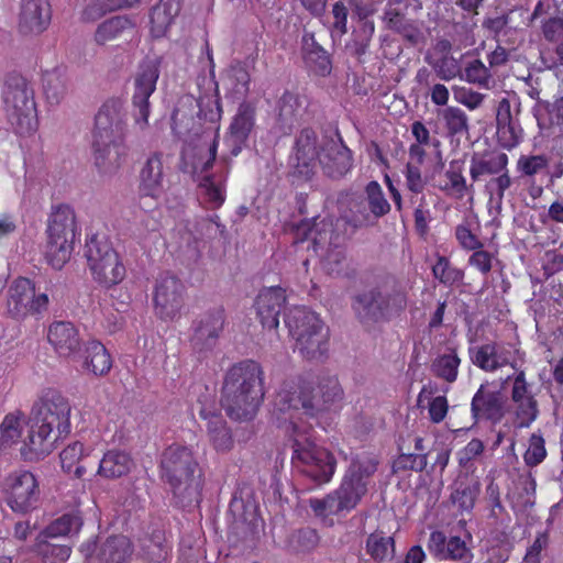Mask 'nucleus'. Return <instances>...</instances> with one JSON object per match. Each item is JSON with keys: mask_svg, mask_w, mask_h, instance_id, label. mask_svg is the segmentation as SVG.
Returning a JSON list of instances; mask_svg holds the SVG:
<instances>
[{"mask_svg": "<svg viewBox=\"0 0 563 563\" xmlns=\"http://www.w3.org/2000/svg\"><path fill=\"white\" fill-rule=\"evenodd\" d=\"M460 77L482 88H489L494 81L490 68L478 58L466 62Z\"/></svg>", "mask_w": 563, "mask_h": 563, "instance_id": "obj_54", "label": "nucleus"}, {"mask_svg": "<svg viewBox=\"0 0 563 563\" xmlns=\"http://www.w3.org/2000/svg\"><path fill=\"white\" fill-rule=\"evenodd\" d=\"M460 364L461 360L455 350H451V353L440 355L432 362L431 372L438 378L454 383L457 378Z\"/></svg>", "mask_w": 563, "mask_h": 563, "instance_id": "obj_52", "label": "nucleus"}, {"mask_svg": "<svg viewBox=\"0 0 563 563\" xmlns=\"http://www.w3.org/2000/svg\"><path fill=\"white\" fill-rule=\"evenodd\" d=\"M301 123V100L298 95L286 90L277 101V117L273 131L279 137L289 136Z\"/></svg>", "mask_w": 563, "mask_h": 563, "instance_id": "obj_26", "label": "nucleus"}, {"mask_svg": "<svg viewBox=\"0 0 563 563\" xmlns=\"http://www.w3.org/2000/svg\"><path fill=\"white\" fill-rule=\"evenodd\" d=\"M89 269L93 280L106 289L119 285L126 275L125 266L120 260L119 254L106 257L102 262L89 266Z\"/></svg>", "mask_w": 563, "mask_h": 563, "instance_id": "obj_33", "label": "nucleus"}, {"mask_svg": "<svg viewBox=\"0 0 563 563\" xmlns=\"http://www.w3.org/2000/svg\"><path fill=\"white\" fill-rule=\"evenodd\" d=\"M301 54L307 67L318 76L327 77L332 70L330 54L316 41L312 32L305 31L301 37Z\"/></svg>", "mask_w": 563, "mask_h": 563, "instance_id": "obj_29", "label": "nucleus"}, {"mask_svg": "<svg viewBox=\"0 0 563 563\" xmlns=\"http://www.w3.org/2000/svg\"><path fill=\"white\" fill-rule=\"evenodd\" d=\"M53 536H46L45 532H40L36 537L35 548L38 554L43 556H52L57 561H66L71 553V548L67 544L54 542Z\"/></svg>", "mask_w": 563, "mask_h": 563, "instance_id": "obj_57", "label": "nucleus"}, {"mask_svg": "<svg viewBox=\"0 0 563 563\" xmlns=\"http://www.w3.org/2000/svg\"><path fill=\"white\" fill-rule=\"evenodd\" d=\"M161 478L169 485L178 508H194L202 500V472L191 446L173 443L161 455Z\"/></svg>", "mask_w": 563, "mask_h": 563, "instance_id": "obj_4", "label": "nucleus"}, {"mask_svg": "<svg viewBox=\"0 0 563 563\" xmlns=\"http://www.w3.org/2000/svg\"><path fill=\"white\" fill-rule=\"evenodd\" d=\"M229 515L232 517V525L244 534L253 533L262 522L258 505L252 493L234 495L229 505Z\"/></svg>", "mask_w": 563, "mask_h": 563, "instance_id": "obj_25", "label": "nucleus"}, {"mask_svg": "<svg viewBox=\"0 0 563 563\" xmlns=\"http://www.w3.org/2000/svg\"><path fill=\"white\" fill-rule=\"evenodd\" d=\"M69 400L57 390L43 394L32 406L29 434L20 449L26 462H37L55 449L56 442L70 432Z\"/></svg>", "mask_w": 563, "mask_h": 563, "instance_id": "obj_2", "label": "nucleus"}, {"mask_svg": "<svg viewBox=\"0 0 563 563\" xmlns=\"http://www.w3.org/2000/svg\"><path fill=\"white\" fill-rule=\"evenodd\" d=\"M496 134L500 146L510 150L519 144L522 136V129L516 119L511 122L508 121L505 125L498 126Z\"/></svg>", "mask_w": 563, "mask_h": 563, "instance_id": "obj_60", "label": "nucleus"}, {"mask_svg": "<svg viewBox=\"0 0 563 563\" xmlns=\"http://www.w3.org/2000/svg\"><path fill=\"white\" fill-rule=\"evenodd\" d=\"M407 303V291L394 277H386L351 298L354 316L364 327L393 321L401 316Z\"/></svg>", "mask_w": 563, "mask_h": 563, "instance_id": "obj_6", "label": "nucleus"}, {"mask_svg": "<svg viewBox=\"0 0 563 563\" xmlns=\"http://www.w3.org/2000/svg\"><path fill=\"white\" fill-rule=\"evenodd\" d=\"M125 123L123 102L107 100L95 117L92 155L95 166L102 175L114 174L121 165V140Z\"/></svg>", "mask_w": 563, "mask_h": 563, "instance_id": "obj_7", "label": "nucleus"}, {"mask_svg": "<svg viewBox=\"0 0 563 563\" xmlns=\"http://www.w3.org/2000/svg\"><path fill=\"white\" fill-rule=\"evenodd\" d=\"M427 60L441 80L449 81L461 75V67L453 56H442L433 62L428 58Z\"/></svg>", "mask_w": 563, "mask_h": 563, "instance_id": "obj_61", "label": "nucleus"}, {"mask_svg": "<svg viewBox=\"0 0 563 563\" xmlns=\"http://www.w3.org/2000/svg\"><path fill=\"white\" fill-rule=\"evenodd\" d=\"M264 395L262 366L255 361L244 360L227 371L220 404L231 419L249 421L256 416Z\"/></svg>", "mask_w": 563, "mask_h": 563, "instance_id": "obj_3", "label": "nucleus"}, {"mask_svg": "<svg viewBox=\"0 0 563 563\" xmlns=\"http://www.w3.org/2000/svg\"><path fill=\"white\" fill-rule=\"evenodd\" d=\"M507 164L508 156L505 153L487 154L483 156L474 153L471 158V178L477 181L484 175L500 174L506 169Z\"/></svg>", "mask_w": 563, "mask_h": 563, "instance_id": "obj_38", "label": "nucleus"}, {"mask_svg": "<svg viewBox=\"0 0 563 563\" xmlns=\"http://www.w3.org/2000/svg\"><path fill=\"white\" fill-rule=\"evenodd\" d=\"M508 397L503 388H495L492 384H482L471 401L473 424L485 420L498 423L506 415Z\"/></svg>", "mask_w": 563, "mask_h": 563, "instance_id": "obj_18", "label": "nucleus"}, {"mask_svg": "<svg viewBox=\"0 0 563 563\" xmlns=\"http://www.w3.org/2000/svg\"><path fill=\"white\" fill-rule=\"evenodd\" d=\"M532 111L540 129L552 125L563 126V96L556 98L553 102L539 101V104H534Z\"/></svg>", "mask_w": 563, "mask_h": 563, "instance_id": "obj_44", "label": "nucleus"}, {"mask_svg": "<svg viewBox=\"0 0 563 563\" xmlns=\"http://www.w3.org/2000/svg\"><path fill=\"white\" fill-rule=\"evenodd\" d=\"M185 286L179 278L168 273L162 274L155 284L154 305L157 316L172 320L184 305Z\"/></svg>", "mask_w": 563, "mask_h": 563, "instance_id": "obj_20", "label": "nucleus"}, {"mask_svg": "<svg viewBox=\"0 0 563 563\" xmlns=\"http://www.w3.org/2000/svg\"><path fill=\"white\" fill-rule=\"evenodd\" d=\"M294 431L296 435L291 440L292 467L314 486L329 483L336 468V459L333 453L298 433L297 430L294 429Z\"/></svg>", "mask_w": 563, "mask_h": 563, "instance_id": "obj_11", "label": "nucleus"}, {"mask_svg": "<svg viewBox=\"0 0 563 563\" xmlns=\"http://www.w3.org/2000/svg\"><path fill=\"white\" fill-rule=\"evenodd\" d=\"M227 78L232 92L238 99L244 98L249 93L251 76L245 62H232L227 70Z\"/></svg>", "mask_w": 563, "mask_h": 563, "instance_id": "obj_48", "label": "nucleus"}, {"mask_svg": "<svg viewBox=\"0 0 563 563\" xmlns=\"http://www.w3.org/2000/svg\"><path fill=\"white\" fill-rule=\"evenodd\" d=\"M2 499L16 515L25 516L38 507L40 487L30 471L9 474L1 485Z\"/></svg>", "mask_w": 563, "mask_h": 563, "instance_id": "obj_14", "label": "nucleus"}, {"mask_svg": "<svg viewBox=\"0 0 563 563\" xmlns=\"http://www.w3.org/2000/svg\"><path fill=\"white\" fill-rule=\"evenodd\" d=\"M133 544L123 534L106 539H90L84 542L79 551L88 563H126L133 554Z\"/></svg>", "mask_w": 563, "mask_h": 563, "instance_id": "obj_17", "label": "nucleus"}, {"mask_svg": "<svg viewBox=\"0 0 563 563\" xmlns=\"http://www.w3.org/2000/svg\"><path fill=\"white\" fill-rule=\"evenodd\" d=\"M85 367L96 376L106 375L112 367V358L106 346L96 340L85 346Z\"/></svg>", "mask_w": 563, "mask_h": 563, "instance_id": "obj_40", "label": "nucleus"}, {"mask_svg": "<svg viewBox=\"0 0 563 563\" xmlns=\"http://www.w3.org/2000/svg\"><path fill=\"white\" fill-rule=\"evenodd\" d=\"M68 79L64 67L45 70L42 76L43 92L47 102L57 106L68 91Z\"/></svg>", "mask_w": 563, "mask_h": 563, "instance_id": "obj_37", "label": "nucleus"}, {"mask_svg": "<svg viewBox=\"0 0 563 563\" xmlns=\"http://www.w3.org/2000/svg\"><path fill=\"white\" fill-rule=\"evenodd\" d=\"M135 22L128 15H115L98 25L95 40L98 44L112 41L124 33H130L134 30Z\"/></svg>", "mask_w": 563, "mask_h": 563, "instance_id": "obj_42", "label": "nucleus"}, {"mask_svg": "<svg viewBox=\"0 0 563 563\" xmlns=\"http://www.w3.org/2000/svg\"><path fill=\"white\" fill-rule=\"evenodd\" d=\"M471 361L479 368L492 372L504 365L496 351L495 344H484L479 347H470Z\"/></svg>", "mask_w": 563, "mask_h": 563, "instance_id": "obj_55", "label": "nucleus"}, {"mask_svg": "<svg viewBox=\"0 0 563 563\" xmlns=\"http://www.w3.org/2000/svg\"><path fill=\"white\" fill-rule=\"evenodd\" d=\"M321 398L314 394L311 384H284L274 399V415L277 420L289 422L296 430L295 419L300 415L312 418L329 405L343 398V389L335 377L323 378L319 384Z\"/></svg>", "mask_w": 563, "mask_h": 563, "instance_id": "obj_5", "label": "nucleus"}, {"mask_svg": "<svg viewBox=\"0 0 563 563\" xmlns=\"http://www.w3.org/2000/svg\"><path fill=\"white\" fill-rule=\"evenodd\" d=\"M164 56L150 52L139 64L134 76L132 97L133 117L141 128L147 125L150 115V97L156 89Z\"/></svg>", "mask_w": 563, "mask_h": 563, "instance_id": "obj_12", "label": "nucleus"}, {"mask_svg": "<svg viewBox=\"0 0 563 563\" xmlns=\"http://www.w3.org/2000/svg\"><path fill=\"white\" fill-rule=\"evenodd\" d=\"M343 217L345 222L354 229L373 227L377 223L363 195L349 200V208Z\"/></svg>", "mask_w": 563, "mask_h": 563, "instance_id": "obj_45", "label": "nucleus"}, {"mask_svg": "<svg viewBox=\"0 0 563 563\" xmlns=\"http://www.w3.org/2000/svg\"><path fill=\"white\" fill-rule=\"evenodd\" d=\"M183 0H159L150 11L151 34L154 38L166 35L174 19L179 14Z\"/></svg>", "mask_w": 563, "mask_h": 563, "instance_id": "obj_32", "label": "nucleus"}, {"mask_svg": "<svg viewBox=\"0 0 563 563\" xmlns=\"http://www.w3.org/2000/svg\"><path fill=\"white\" fill-rule=\"evenodd\" d=\"M395 550V539L383 532H373L366 539V552L377 563L393 559Z\"/></svg>", "mask_w": 563, "mask_h": 563, "instance_id": "obj_47", "label": "nucleus"}, {"mask_svg": "<svg viewBox=\"0 0 563 563\" xmlns=\"http://www.w3.org/2000/svg\"><path fill=\"white\" fill-rule=\"evenodd\" d=\"M82 518L79 512L71 511L64 514L59 518L49 523L43 532L53 538L77 534L82 527Z\"/></svg>", "mask_w": 563, "mask_h": 563, "instance_id": "obj_50", "label": "nucleus"}, {"mask_svg": "<svg viewBox=\"0 0 563 563\" xmlns=\"http://www.w3.org/2000/svg\"><path fill=\"white\" fill-rule=\"evenodd\" d=\"M222 108L218 93L200 96H185L179 99L172 114V130L174 134L188 144L208 150V158L202 164L200 173H207L217 157L219 121Z\"/></svg>", "mask_w": 563, "mask_h": 563, "instance_id": "obj_1", "label": "nucleus"}, {"mask_svg": "<svg viewBox=\"0 0 563 563\" xmlns=\"http://www.w3.org/2000/svg\"><path fill=\"white\" fill-rule=\"evenodd\" d=\"M374 31L375 26L373 21H362L360 27L353 32L352 40L346 44L349 53L357 59H361L368 49Z\"/></svg>", "mask_w": 563, "mask_h": 563, "instance_id": "obj_53", "label": "nucleus"}, {"mask_svg": "<svg viewBox=\"0 0 563 563\" xmlns=\"http://www.w3.org/2000/svg\"><path fill=\"white\" fill-rule=\"evenodd\" d=\"M296 349L307 360H321L328 351V329L317 313L306 307H295L284 314Z\"/></svg>", "mask_w": 563, "mask_h": 563, "instance_id": "obj_8", "label": "nucleus"}, {"mask_svg": "<svg viewBox=\"0 0 563 563\" xmlns=\"http://www.w3.org/2000/svg\"><path fill=\"white\" fill-rule=\"evenodd\" d=\"M516 417L518 419V428H528L537 419L539 415L538 401L534 397H526V399L515 402Z\"/></svg>", "mask_w": 563, "mask_h": 563, "instance_id": "obj_63", "label": "nucleus"}, {"mask_svg": "<svg viewBox=\"0 0 563 563\" xmlns=\"http://www.w3.org/2000/svg\"><path fill=\"white\" fill-rule=\"evenodd\" d=\"M51 19L48 0H21L18 26L22 34H41L48 27Z\"/></svg>", "mask_w": 563, "mask_h": 563, "instance_id": "obj_24", "label": "nucleus"}, {"mask_svg": "<svg viewBox=\"0 0 563 563\" xmlns=\"http://www.w3.org/2000/svg\"><path fill=\"white\" fill-rule=\"evenodd\" d=\"M98 465V473L106 478H119L126 475L134 465L129 453L120 450H109L97 463L92 461L91 470Z\"/></svg>", "mask_w": 563, "mask_h": 563, "instance_id": "obj_34", "label": "nucleus"}, {"mask_svg": "<svg viewBox=\"0 0 563 563\" xmlns=\"http://www.w3.org/2000/svg\"><path fill=\"white\" fill-rule=\"evenodd\" d=\"M286 290L279 286L263 288L256 297V313L263 328L276 330L285 308Z\"/></svg>", "mask_w": 563, "mask_h": 563, "instance_id": "obj_23", "label": "nucleus"}, {"mask_svg": "<svg viewBox=\"0 0 563 563\" xmlns=\"http://www.w3.org/2000/svg\"><path fill=\"white\" fill-rule=\"evenodd\" d=\"M82 518L79 512L71 511L64 514L59 518L49 523L43 532L53 538L77 534L82 527Z\"/></svg>", "mask_w": 563, "mask_h": 563, "instance_id": "obj_49", "label": "nucleus"}, {"mask_svg": "<svg viewBox=\"0 0 563 563\" xmlns=\"http://www.w3.org/2000/svg\"><path fill=\"white\" fill-rule=\"evenodd\" d=\"M139 192L141 196L158 199L164 192L163 154L155 152L140 170Z\"/></svg>", "mask_w": 563, "mask_h": 563, "instance_id": "obj_28", "label": "nucleus"}, {"mask_svg": "<svg viewBox=\"0 0 563 563\" xmlns=\"http://www.w3.org/2000/svg\"><path fill=\"white\" fill-rule=\"evenodd\" d=\"M62 468L68 474H74L81 478L87 473V467L92 465L90 456L84 455V445L80 442H74L67 445L59 454Z\"/></svg>", "mask_w": 563, "mask_h": 563, "instance_id": "obj_39", "label": "nucleus"}, {"mask_svg": "<svg viewBox=\"0 0 563 563\" xmlns=\"http://www.w3.org/2000/svg\"><path fill=\"white\" fill-rule=\"evenodd\" d=\"M318 161L324 175L332 179L344 177L353 167L352 151L344 144L340 133L335 139H324L318 150Z\"/></svg>", "mask_w": 563, "mask_h": 563, "instance_id": "obj_19", "label": "nucleus"}, {"mask_svg": "<svg viewBox=\"0 0 563 563\" xmlns=\"http://www.w3.org/2000/svg\"><path fill=\"white\" fill-rule=\"evenodd\" d=\"M450 139L466 136L470 133L467 114L459 107H446L438 111Z\"/></svg>", "mask_w": 563, "mask_h": 563, "instance_id": "obj_43", "label": "nucleus"}, {"mask_svg": "<svg viewBox=\"0 0 563 563\" xmlns=\"http://www.w3.org/2000/svg\"><path fill=\"white\" fill-rule=\"evenodd\" d=\"M377 465L378 462L374 459L354 461L344 475L357 479L360 484H365L367 486L368 479L377 471Z\"/></svg>", "mask_w": 563, "mask_h": 563, "instance_id": "obj_62", "label": "nucleus"}, {"mask_svg": "<svg viewBox=\"0 0 563 563\" xmlns=\"http://www.w3.org/2000/svg\"><path fill=\"white\" fill-rule=\"evenodd\" d=\"M429 552L440 560H465L472 558L471 549L459 536L448 537L443 531L435 530L428 540Z\"/></svg>", "mask_w": 563, "mask_h": 563, "instance_id": "obj_27", "label": "nucleus"}, {"mask_svg": "<svg viewBox=\"0 0 563 563\" xmlns=\"http://www.w3.org/2000/svg\"><path fill=\"white\" fill-rule=\"evenodd\" d=\"M3 101L8 120L16 134L26 135L36 130L34 89L25 77L18 73L7 75Z\"/></svg>", "mask_w": 563, "mask_h": 563, "instance_id": "obj_10", "label": "nucleus"}, {"mask_svg": "<svg viewBox=\"0 0 563 563\" xmlns=\"http://www.w3.org/2000/svg\"><path fill=\"white\" fill-rule=\"evenodd\" d=\"M383 20L388 30L401 35L409 44L417 45L422 32L416 21L406 18L398 9H385Z\"/></svg>", "mask_w": 563, "mask_h": 563, "instance_id": "obj_36", "label": "nucleus"}, {"mask_svg": "<svg viewBox=\"0 0 563 563\" xmlns=\"http://www.w3.org/2000/svg\"><path fill=\"white\" fill-rule=\"evenodd\" d=\"M77 231L75 210L66 203L53 205L47 218L45 256L56 269L70 258Z\"/></svg>", "mask_w": 563, "mask_h": 563, "instance_id": "obj_9", "label": "nucleus"}, {"mask_svg": "<svg viewBox=\"0 0 563 563\" xmlns=\"http://www.w3.org/2000/svg\"><path fill=\"white\" fill-rule=\"evenodd\" d=\"M481 492V484L477 481L459 482L451 494V499L463 511H471Z\"/></svg>", "mask_w": 563, "mask_h": 563, "instance_id": "obj_56", "label": "nucleus"}, {"mask_svg": "<svg viewBox=\"0 0 563 563\" xmlns=\"http://www.w3.org/2000/svg\"><path fill=\"white\" fill-rule=\"evenodd\" d=\"M165 533L161 530H154L150 536L140 540L137 558L144 563H164L169 555Z\"/></svg>", "mask_w": 563, "mask_h": 563, "instance_id": "obj_35", "label": "nucleus"}, {"mask_svg": "<svg viewBox=\"0 0 563 563\" xmlns=\"http://www.w3.org/2000/svg\"><path fill=\"white\" fill-rule=\"evenodd\" d=\"M137 2L140 0H95L92 4L84 10L82 19L85 21H95L107 12L131 8Z\"/></svg>", "mask_w": 563, "mask_h": 563, "instance_id": "obj_58", "label": "nucleus"}, {"mask_svg": "<svg viewBox=\"0 0 563 563\" xmlns=\"http://www.w3.org/2000/svg\"><path fill=\"white\" fill-rule=\"evenodd\" d=\"M432 273L434 278L445 286L462 283L464 278L463 271L452 266L449 258L443 255H438L437 263L432 266Z\"/></svg>", "mask_w": 563, "mask_h": 563, "instance_id": "obj_59", "label": "nucleus"}, {"mask_svg": "<svg viewBox=\"0 0 563 563\" xmlns=\"http://www.w3.org/2000/svg\"><path fill=\"white\" fill-rule=\"evenodd\" d=\"M225 323L227 314L222 306L212 307L192 320L189 342L198 360L207 358L213 352Z\"/></svg>", "mask_w": 563, "mask_h": 563, "instance_id": "obj_13", "label": "nucleus"}, {"mask_svg": "<svg viewBox=\"0 0 563 563\" xmlns=\"http://www.w3.org/2000/svg\"><path fill=\"white\" fill-rule=\"evenodd\" d=\"M85 257L87 258L88 266L98 262H102L106 257L118 255L113 249L111 241L104 233H95L87 239L85 245Z\"/></svg>", "mask_w": 563, "mask_h": 563, "instance_id": "obj_46", "label": "nucleus"}, {"mask_svg": "<svg viewBox=\"0 0 563 563\" xmlns=\"http://www.w3.org/2000/svg\"><path fill=\"white\" fill-rule=\"evenodd\" d=\"M256 106L251 101L239 104L225 136V145L231 156H238L247 146L249 137L255 126Z\"/></svg>", "mask_w": 563, "mask_h": 563, "instance_id": "obj_21", "label": "nucleus"}, {"mask_svg": "<svg viewBox=\"0 0 563 563\" xmlns=\"http://www.w3.org/2000/svg\"><path fill=\"white\" fill-rule=\"evenodd\" d=\"M363 197L377 221L390 212V203L376 180H372L365 186Z\"/></svg>", "mask_w": 563, "mask_h": 563, "instance_id": "obj_51", "label": "nucleus"}, {"mask_svg": "<svg viewBox=\"0 0 563 563\" xmlns=\"http://www.w3.org/2000/svg\"><path fill=\"white\" fill-rule=\"evenodd\" d=\"M228 167L214 174L205 175L199 186L205 189V199L211 209L220 208L225 200V181Z\"/></svg>", "mask_w": 563, "mask_h": 563, "instance_id": "obj_41", "label": "nucleus"}, {"mask_svg": "<svg viewBox=\"0 0 563 563\" xmlns=\"http://www.w3.org/2000/svg\"><path fill=\"white\" fill-rule=\"evenodd\" d=\"M199 416L207 421V431L210 442L219 452H227L233 446V438L227 421L220 412L202 407Z\"/></svg>", "mask_w": 563, "mask_h": 563, "instance_id": "obj_30", "label": "nucleus"}, {"mask_svg": "<svg viewBox=\"0 0 563 563\" xmlns=\"http://www.w3.org/2000/svg\"><path fill=\"white\" fill-rule=\"evenodd\" d=\"M34 283L25 277L16 278L9 287L7 308L14 319L29 316V306L32 302Z\"/></svg>", "mask_w": 563, "mask_h": 563, "instance_id": "obj_31", "label": "nucleus"}, {"mask_svg": "<svg viewBox=\"0 0 563 563\" xmlns=\"http://www.w3.org/2000/svg\"><path fill=\"white\" fill-rule=\"evenodd\" d=\"M319 543L317 530L305 527L295 531L291 536V544L296 551L309 552Z\"/></svg>", "mask_w": 563, "mask_h": 563, "instance_id": "obj_64", "label": "nucleus"}, {"mask_svg": "<svg viewBox=\"0 0 563 563\" xmlns=\"http://www.w3.org/2000/svg\"><path fill=\"white\" fill-rule=\"evenodd\" d=\"M318 136L313 129L303 128L295 139L287 162V178L292 185L312 179L318 159Z\"/></svg>", "mask_w": 563, "mask_h": 563, "instance_id": "obj_16", "label": "nucleus"}, {"mask_svg": "<svg viewBox=\"0 0 563 563\" xmlns=\"http://www.w3.org/2000/svg\"><path fill=\"white\" fill-rule=\"evenodd\" d=\"M366 493L365 484L344 475L336 489L323 498H311L309 506L317 517H340L356 508Z\"/></svg>", "mask_w": 563, "mask_h": 563, "instance_id": "obj_15", "label": "nucleus"}, {"mask_svg": "<svg viewBox=\"0 0 563 563\" xmlns=\"http://www.w3.org/2000/svg\"><path fill=\"white\" fill-rule=\"evenodd\" d=\"M47 340L60 357H82V341L77 328L68 321H56L48 328Z\"/></svg>", "mask_w": 563, "mask_h": 563, "instance_id": "obj_22", "label": "nucleus"}]
</instances>
